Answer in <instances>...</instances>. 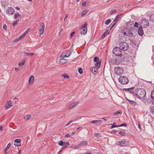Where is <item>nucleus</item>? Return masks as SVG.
Listing matches in <instances>:
<instances>
[{"label":"nucleus","mask_w":154,"mask_h":154,"mask_svg":"<svg viewBox=\"0 0 154 154\" xmlns=\"http://www.w3.org/2000/svg\"><path fill=\"white\" fill-rule=\"evenodd\" d=\"M115 124H116V123L114 122L113 123V125L111 126V128H115V127H119V126L116 125H115Z\"/></svg>","instance_id":"49530a36"},{"label":"nucleus","mask_w":154,"mask_h":154,"mask_svg":"<svg viewBox=\"0 0 154 154\" xmlns=\"http://www.w3.org/2000/svg\"><path fill=\"white\" fill-rule=\"evenodd\" d=\"M68 14H66L65 15V17L64 19V20H65L67 18V17H68Z\"/></svg>","instance_id":"680f3d73"},{"label":"nucleus","mask_w":154,"mask_h":154,"mask_svg":"<svg viewBox=\"0 0 154 154\" xmlns=\"http://www.w3.org/2000/svg\"><path fill=\"white\" fill-rule=\"evenodd\" d=\"M101 122L102 121L101 120H94L90 122V123L93 124H96L101 123Z\"/></svg>","instance_id":"a878e982"},{"label":"nucleus","mask_w":154,"mask_h":154,"mask_svg":"<svg viewBox=\"0 0 154 154\" xmlns=\"http://www.w3.org/2000/svg\"><path fill=\"white\" fill-rule=\"evenodd\" d=\"M31 115H27L25 116L24 117V119L26 120H28L31 118Z\"/></svg>","instance_id":"c85d7f7f"},{"label":"nucleus","mask_w":154,"mask_h":154,"mask_svg":"<svg viewBox=\"0 0 154 154\" xmlns=\"http://www.w3.org/2000/svg\"><path fill=\"white\" fill-rule=\"evenodd\" d=\"M34 78L33 76H31L29 79V83L30 85L32 84L34 81Z\"/></svg>","instance_id":"6ab92c4d"},{"label":"nucleus","mask_w":154,"mask_h":154,"mask_svg":"<svg viewBox=\"0 0 154 154\" xmlns=\"http://www.w3.org/2000/svg\"><path fill=\"white\" fill-rule=\"evenodd\" d=\"M122 14H120L117 15L114 19L113 20V22H116L118 21V19L121 17Z\"/></svg>","instance_id":"393cba45"},{"label":"nucleus","mask_w":154,"mask_h":154,"mask_svg":"<svg viewBox=\"0 0 154 154\" xmlns=\"http://www.w3.org/2000/svg\"><path fill=\"white\" fill-rule=\"evenodd\" d=\"M114 71L116 75H120L122 74L124 70L122 67L118 66L115 67Z\"/></svg>","instance_id":"423d86ee"},{"label":"nucleus","mask_w":154,"mask_h":154,"mask_svg":"<svg viewBox=\"0 0 154 154\" xmlns=\"http://www.w3.org/2000/svg\"><path fill=\"white\" fill-rule=\"evenodd\" d=\"M151 97L152 98H154V90H153L151 92Z\"/></svg>","instance_id":"a18cd8bd"},{"label":"nucleus","mask_w":154,"mask_h":154,"mask_svg":"<svg viewBox=\"0 0 154 154\" xmlns=\"http://www.w3.org/2000/svg\"><path fill=\"white\" fill-rule=\"evenodd\" d=\"M135 97L140 99H144L148 100L149 98L146 97V92L145 90L142 88H137L135 90Z\"/></svg>","instance_id":"f257e3e1"},{"label":"nucleus","mask_w":154,"mask_h":154,"mask_svg":"<svg viewBox=\"0 0 154 154\" xmlns=\"http://www.w3.org/2000/svg\"><path fill=\"white\" fill-rule=\"evenodd\" d=\"M24 54L25 55H27L30 56H32L34 54L33 53H28L27 52H25Z\"/></svg>","instance_id":"473e14b6"},{"label":"nucleus","mask_w":154,"mask_h":154,"mask_svg":"<svg viewBox=\"0 0 154 154\" xmlns=\"http://www.w3.org/2000/svg\"><path fill=\"white\" fill-rule=\"evenodd\" d=\"M21 16V15L19 13H16L14 15V19H18V18L20 17Z\"/></svg>","instance_id":"bb28decb"},{"label":"nucleus","mask_w":154,"mask_h":154,"mask_svg":"<svg viewBox=\"0 0 154 154\" xmlns=\"http://www.w3.org/2000/svg\"><path fill=\"white\" fill-rule=\"evenodd\" d=\"M88 142L86 141H82L79 144V146H83L86 145L87 144Z\"/></svg>","instance_id":"412c9836"},{"label":"nucleus","mask_w":154,"mask_h":154,"mask_svg":"<svg viewBox=\"0 0 154 154\" xmlns=\"http://www.w3.org/2000/svg\"><path fill=\"white\" fill-rule=\"evenodd\" d=\"M88 11L86 10L83 11L81 14V16H83L86 14L88 13Z\"/></svg>","instance_id":"4c0bfd02"},{"label":"nucleus","mask_w":154,"mask_h":154,"mask_svg":"<svg viewBox=\"0 0 154 154\" xmlns=\"http://www.w3.org/2000/svg\"><path fill=\"white\" fill-rule=\"evenodd\" d=\"M119 45L120 48L123 51H126L128 48V45L125 42H120Z\"/></svg>","instance_id":"20e7f679"},{"label":"nucleus","mask_w":154,"mask_h":154,"mask_svg":"<svg viewBox=\"0 0 154 154\" xmlns=\"http://www.w3.org/2000/svg\"><path fill=\"white\" fill-rule=\"evenodd\" d=\"M6 12L7 14L11 15L14 14V10L12 7H9L7 9Z\"/></svg>","instance_id":"6e6552de"},{"label":"nucleus","mask_w":154,"mask_h":154,"mask_svg":"<svg viewBox=\"0 0 154 154\" xmlns=\"http://www.w3.org/2000/svg\"><path fill=\"white\" fill-rule=\"evenodd\" d=\"M122 113V111L121 110H119L117 111L114 112L113 113L114 115H117L119 114H121Z\"/></svg>","instance_id":"cd10ccee"},{"label":"nucleus","mask_w":154,"mask_h":154,"mask_svg":"<svg viewBox=\"0 0 154 154\" xmlns=\"http://www.w3.org/2000/svg\"><path fill=\"white\" fill-rule=\"evenodd\" d=\"M127 142H126L125 141H119L117 142V144L120 145L121 146H125L127 145Z\"/></svg>","instance_id":"ddd939ff"},{"label":"nucleus","mask_w":154,"mask_h":154,"mask_svg":"<svg viewBox=\"0 0 154 154\" xmlns=\"http://www.w3.org/2000/svg\"><path fill=\"white\" fill-rule=\"evenodd\" d=\"M87 25L86 23H85L82 26L81 28L82 29V30L80 32V33L82 34L85 35L86 33L87 32Z\"/></svg>","instance_id":"1a4fd4ad"},{"label":"nucleus","mask_w":154,"mask_h":154,"mask_svg":"<svg viewBox=\"0 0 154 154\" xmlns=\"http://www.w3.org/2000/svg\"><path fill=\"white\" fill-rule=\"evenodd\" d=\"M142 26H140L138 29V34L140 36H142L144 34V32Z\"/></svg>","instance_id":"9b49d317"},{"label":"nucleus","mask_w":154,"mask_h":154,"mask_svg":"<svg viewBox=\"0 0 154 154\" xmlns=\"http://www.w3.org/2000/svg\"><path fill=\"white\" fill-rule=\"evenodd\" d=\"M99 58H98V57H94V61L95 62H97L98 61H99Z\"/></svg>","instance_id":"79ce46f5"},{"label":"nucleus","mask_w":154,"mask_h":154,"mask_svg":"<svg viewBox=\"0 0 154 154\" xmlns=\"http://www.w3.org/2000/svg\"><path fill=\"white\" fill-rule=\"evenodd\" d=\"M61 57L62 58H64L65 57H67V55L65 53H62L60 55Z\"/></svg>","instance_id":"a19ab883"},{"label":"nucleus","mask_w":154,"mask_h":154,"mask_svg":"<svg viewBox=\"0 0 154 154\" xmlns=\"http://www.w3.org/2000/svg\"><path fill=\"white\" fill-rule=\"evenodd\" d=\"M128 27L131 29V30L129 31L128 30L127 33L126 35L129 37H132L133 35V33L132 32L131 30H132V29H134L135 27V23L132 22L131 21L128 22L127 24Z\"/></svg>","instance_id":"f03ea898"},{"label":"nucleus","mask_w":154,"mask_h":154,"mask_svg":"<svg viewBox=\"0 0 154 154\" xmlns=\"http://www.w3.org/2000/svg\"><path fill=\"white\" fill-rule=\"evenodd\" d=\"M71 52L69 50H68L66 52V54L67 55V57L69 56L71 54Z\"/></svg>","instance_id":"ea45409f"},{"label":"nucleus","mask_w":154,"mask_h":154,"mask_svg":"<svg viewBox=\"0 0 154 154\" xmlns=\"http://www.w3.org/2000/svg\"><path fill=\"white\" fill-rule=\"evenodd\" d=\"M150 111L152 114H154V106H153L150 108Z\"/></svg>","instance_id":"c9c22d12"},{"label":"nucleus","mask_w":154,"mask_h":154,"mask_svg":"<svg viewBox=\"0 0 154 154\" xmlns=\"http://www.w3.org/2000/svg\"><path fill=\"white\" fill-rule=\"evenodd\" d=\"M14 145L16 146H21V143H18V144H16V143H14Z\"/></svg>","instance_id":"bf43d9fd"},{"label":"nucleus","mask_w":154,"mask_h":154,"mask_svg":"<svg viewBox=\"0 0 154 154\" xmlns=\"http://www.w3.org/2000/svg\"><path fill=\"white\" fill-rule=\"evenodd\" d=\"M12 106V103L11 101H8L7 102L5 105L6 109H8L10 108Z\"/></svg>","instance_id":"4468645a"},{"label":"nucleus","mask_w":154,"mask_h":154,"mask_svg":"<svg viewBox=\"0 0 154 154\" xmlns=\"http://www.w3.org/2000/svg\"><path fill=\"white\" fill-rule=\"evenodd\" d=\"M127 100L129 102V103L133 105L134 103V101L132 100H129L127 99Z\"/></svg>","instance_id":"8fccbe9b"},{"label":"nucleus","mask_w":154,"mask_h":154,"mask_svg":"<svg viewBox=\"0 0 154 154\" xmlns=\"http://www.w3.org/2000/svg\"><path fill=\"white\" fill-rule=\"evenodd\" d=\"M25 63V61L24 60H23L21 62L18 63V65L20 66H22Z\"/></svg>","instance_id":"37998d69"},{"label":"nucleus","mask_w":154,"mask_h":154,"mask_svg":"<svg viewBox=\"0 0 154 154\" xmlns=\"http://www.w3.org/2000/svg\"><path fill=\"white\" fill-rule=\"evenodd\" d=\"M59 62L60 64L63 65L66 63L67 60L64 58H62L60 60Z\"/></svg>","instance_id":"f3484780"},{"label":"nucleus","mask_w":154,"mask_h":154,"mask_svg":"<svg viewBox=\"0 0 154 154\" xmlns=\"http://www.w3.org/2000/svg\"><path fill=\"white\" fill-rule=\"evenodd\" d=\"M121 50L119 47H116L113 49L112 53L116 56H119L122 54Z\"/></svg>","instance_id":"0eeeda50"},{"label":"nucleus","mask_w":154,"mask_h":154,"mask_svg":"<svg viewBox=\"0 0 154 154\" xmlns=\"http://www.w3.org/2000/svg\"><path fill=\"white\" fill-rule=\"evenodd\" d=\"M3 29L5 30H6L7 29V26L5 24H4L3 26Z\"/></svg>","instance_id":"603ef678"},{"label":"nucleus","mask_w":154,"mask_h":154,"mask_svg":"<svg viewBox=\"0 0 154 154\" xmlns=\"http://www.w3.org/2000/svg\"><path fill=\"white\" fill-rule=\"evenodd\" d=\"M134 87H132L130 88H128L127 89H125V90H127L128 91H129L132 94L134 93Z\"/></svg>","instance_id":"b1692460"},{"label":"nucleus","mask_w":154,"mask_h":154,"mask_svg":"<svg viewBox=\"0 0 154 154\" xmlns=\"http://www.w3.org/2000/svg\"><path fill=\"white\" fill-rule=\"evenodd\" d=\"M153 99L152 100V103L154 105V98H152Z\"/></svg>","instance_id":"774afa93"},{"label":"nucleus","mask_w":154,"mask_h":154,"mask_svg":"<svg viewBox=\"0 0 154 154\" xmlns=\"http://www.w3.org/2000/svg\"><path fill=\"white\" fill-rule=\"evenodd\" d=\"M98 69L97 68L94 66L91 69V71L94 74H97L98 73Z\"/></svg>","instance_id":"f8f14e48"},{"label":"nucleus","mask_w":154,"mask_h":154,"mask_svg":"<svg viewBox=\"0 0 154 154\" xmlns=\"http://www.w3.org/2000/svg\"><path fill=\"white\" fill-rule=\"evenodd\" d=\"M25 33H23L22 35H21L18 38L14 40V42H16V41H18L21 39H22L26 35L25 34Z\"/></svg>","instance_id":"a211bd4d"},{"label":"nucleus","mask_w":154,"mask_h":154,"mask_svg":"<svg viewBox=\"0 0 154 154\" xmlns=\"http://www.w3.org/2000/svg\"><path fill=\"white\" fill-rule=\"evenodd\" d=\"M64 143H65V142H63L62 140H61L59 141L58 144L60 146H63L64 145Z\"/></svg>","instance_id":"58836bf2"},{"label":"nucleus","mask_w":154,"mask_h":154,"mask_svg":"<svg viewBox=\"0 0 154 154\" xmlns=\"http://www.w3.org/2000/svg\"><path fill=\"white\" fill-rule=\"evenodd\" d=\"M29 29H28L24 33H25V34L26 35L27 32L29 31Z\"/></svg>","instance_id":"052dcab7"},{"label":"nucleus","mask_w":154,"mask_h":154,"mask_svg":"<svg viewBox=\"0 0 154 154\" xmlns=\"http://www.w3.org/2000/svg\"><path fill=\"white\" fill-rule=\"evenodd\" d=\"M139 26V24L138 23L135 22V27L136 28H138Z\"/></svg>","instance_id":"5fc2aeb1"},{"label":"nucleus","mask_w":154,"mask_h":154,"mask_svg":"<svg viewBox=\"0 0 154 154\" xmlns=\"http://www.w3.org/2000/svg\"><path fill=\"white\" fill-rule=\"evenodd\" d=\"M71 136V135L69 134H67L65 135V137H70Z\"/></svg>","instance_id":"6e6d98bb"},{"label":"nucleus","mask_w":154,"mask_h":154,"mask_svg":"<svg viewBox=\"0 0 154 154\" xmlns=\"http://www.w3.org/2000/svg\"><path fill=\"white\" fill-rule=\"evenodd\" d=\"M101 61L100 60H99V61H98L97 62H96L95 65V67H97V68H99L100 65H101Z\"/></svg>","instance_id":"4be33fe9"},{"label":"nucleus","mask_w":154,"mask_h":154,"mask_svg":"<svg viewBox=\"0 0 154 154\" xmlns=\"http://www.w3.org/2000/svg\"><path fill=\"white\" fill-rule=\"evenodd\" d=\"M45 27V25L44 23H41L39 29V34L40 35L42 34L44 32V29Z\"/></svg>","instance_id":"9d476101"},{"label":"nucleus","mask_w":154,"mask_h":154,"mask_svg":"<svg viewBox=\"0 0 154 154\" xmlns=\"http://www.w3.org/2000/svg\"><path fill=\"white\" fill-rule=\"evenodd\" d=\"M21 140L20 139H17L14 140V143H20L21 142Z\"/></svg>","instance_id":"e433bc0d"},{"label":"nucleus","mask_w":154,"mask_h":154,"mask_svg":"<svg viewBox=\"0 0 154 154\" xmlns=\"http://www.w3.org/2000/svg\"><path fill=\"white\" fill-rule=\"evenodd\" d=\"M109 30H107L102 35L101 38L103 39L109 33Z\"/></svg>","instance_id":"dca6fc26"},{"label":"nucleus","mask_w":154,"mask_h":154,"mask_svg":"<svg viewBox=\"0 0 154 154\" xmlns=\"http://www.w3.org/2000/svg\"><path fill=\"white\" fill-rule=\"evenodd\" d=\"M19 21V19H18L16 20L13 22L12 25L14 26H15V25H16L17 24V23H18Z\"/></svg>","instance_id":"72a5a7b5"},{"label":"nucleus","mask_w":154,"mask_h":154,"mask_svg":"<svg viewBox=\"0 0 154 154\" xmlns=\"http://www.w3.org/2000/svg\"><path fill=\"white\" fill-rule=\"evenodd\" d=\"M15 70L16 71H18L19 70V69L18 68H15Z\"/></svg>","instance_id":"0e129e2a"},{"label":"nucleus","mask_w":154,"mask_h":154,"mask_svg":"<svg viewBox=\"0 0 154 154\" xmlns=\"http://www.w3.org/2000/svg\"><path fill=\"white\" fill-rule=\"evenodd\" d=\"M143 125L139 123L138 124V127L140 130H141V127Z\"/></svg>","instance_id":"864d4df0"},{"label":"nucleus","mask_w":154,"mask_h":154,"mask_svg":"<svg viewBox=\"0 0 154 154\" xmlns=\"http://www.w3.org/2000/svg\"><path fill=\"white\" fill-rule=\"evenodd\" d=\"M74 34H75V32H72L71 33L70 36L71 38H72V37L73 36Z\"/></svg>","instance_id":"4d7b16f0"},{"label":"nucleus","mask_w":154,"mask_h":154,"mask_svg":"<svg viewBox=\"0 0 154 154\" xmlns=\"http://www.w3.org/2000/svg\"><path fill=\"white\" fill-rule=\"evenodd\" d=\"M15 8L17 10H19L20 9V8L18 7L17 6L15 7Z\"/></svg>","instance_id":"69168bd1"},{"label":"nucleus","mask_w":154,"mask_h":154,"mask_svg":"<svg viewBox=\"0 0 154 154\" xmlns=\"http://www.w3.org/2000/svg\"><path fill=\"white\" fill-rule=\"evenodd\" d=\"M78 71L79 73L81 74H82L83 73V70L82 68H79V69Z\"/></svg>","instance_id":"de8ad7c7"},{"label":"nucleus","mask_w":154,"mask_h":154,"mask_svg":"<svg viewBox=\"0 0 154 154\" xmlns=\"http://www.w3.org/2000/svg\"><path fill=\"white\" fill-rule=\"evenodd\" d=\"M140 23L141 26H142L143 28H146L149 25L148 20L146 18L142 19Z\"/></svg>","instance_id":"39448f33"},{"label":"nucleus","mask_w":154,"mask_h":154,"mask_svg":"<svg viewBox=\"0 0 154 154\" xmlns=\"http://www.w3.org/2000/svg\"><path fill=\"white\" fill-rule=\"evenodd\" d=\"M116 10H114L112 11H110V14H112L116 13Z\"/></svg>","instance_id":"3c124183"},{"label":"nucleus","mask_w":154,"mask_h":154,"mask_svg":"<svg viewBox=\"0 0 154 154\" xmlns=\"http://www.w3.org/2000/svg\"><path fill=\"white\" fill-rule=\"evenodd\" d=\"M119 81L121 84L126 85L128 83L129 80L126 77L120 76L119 79Z\"/></svg>","instance_id":"7ed1b4c3"},{"label":"nucleus","mask_w":154,"mask_h":154,"mask_svg":"<svg viewBox=\"0 0 154 154\" xmlns=\"http://www.w3.org/2000/svg\"><path fill=\"white\" fill-rule=\"evenodd\" d=\"M78 103L79 102L78 101H76L74 103H72L71 105L68 107V109H72L73 108L75 107L77 104H78Z\"/></svg>","instance_id":"2eb2a0df"},{"label":"nucleus","mask_w":154,"mask_h":154,"mask_svg":"<svg viewBox=\"0 0 154 154\" xmlns=\"http://www.w3.org/2000/svg\"><path fill=\"white\" fill-rule=\"evenodd\" d=\"M86 3L87 2L86 1L83 2L82 4V6H85V5Z\"/></svg>","instance_id":"13d9d810"},{"label":"nucleus","mask_w":154,"mask_h":154,"mask_svg":"<svg viewBox=\"0 0 154 154\" xmlns=\"http://www.w3.org/2000/svg\"><path fill=\"white\" fill-rule=\"evenodd\" d=\"M11 143H9L6 147L5 148V151H7V150L9 149V148L11 147Z\"/></svg>","instance_id":"f704fd0d"},{"label":"nucleus","mask_w":154,"mask_h":154,"mask_svg":"<svg viewBox=\"0 0 154 154\" xmlns=\"http://www.w3.org/2000/svg\"><path fill=\"white\" fill-rule=\"evenodd\" d=\"M120 56V59L121 62H124L126 60L127 58V57H125V55L122 54Z\"/></svg>","instance_id":"aec40b11"},{"label":"nucleus","mask_w":154,"mask_h":154,"mask_svg":"<svg viewBox=\"0 0 154 154\" xmlns=\"http://www.w3.org/2000/svg\"><path fill=\"white\" fill-rule=\"evenodd\" d=\"M69 145V143L68 142H67L66 143H64V145H63V148H65L67 147Z\"/></svg>","instance_id":"c756f323"},{"label":"nucleus","mask_w":154,"mask_h":154,"mask_svg":"<svg viewBox=\"0 0 154 154\" xmlns=\"http://www.w3.org/2000/svg\"><path fill=\"white\" fill-rule=\"evenodd\" d=\"M62 77H63L64 78H69V76L66 73L63 74Z\"/></svg>","instance_id":"2f4dec72"},{"label":"nucleus","mask_w":154,"mask_h":154,"mask_svg":"<svg viewBox=\"0 0 154 154\" xmlns=\"http://www.w3.org/2000/svg\"><path fill=\"white\" fill-rule=\"evenodd\" d=\"M118 133L122 136H124L126 134L125 132L123 131H120Z\"/></svg>","instance_id":"c03bdc74"},{"label":"nucleus","mask_w":154,"mask_h":154,"mask_svg":"<svg viewBox=\"0 0 154 154\" xmlns=\"http://www.w3.org/2000/svg\"><path fill=\"white\" fill-rule=\"evenodd\" d=\"M128 30V29L126 28H124L122 29V32L124 35H126Z\"/></svg>","instance_id":"5701e85b"},{"label":"nucleus","mask_w":154,"mask_h":154,"mask_svg":"<svg viewBox=\"0 0 154 154\" xmlns=\"http://www.w3.org/2000/svg\"><path fill=\"white\" fill-rule=\"evenodd\" d=\"M119 127H122V126H124L125 127H127V125L125 123H123L121 124V125H118Z\"/></svg>","instance_id":"09e8293b"},{"label":"nucleus","mask_w":154,"mask_h":154,"mask_svg":"<svg viewBox=\"0 0 154 154\" xmlns=\"http://www.w3.org/2000/svg\"><path fill=\"white\" fill-rule=\"evenodd\" d=\"M116 22L115 23H114L112 25V27H111V28H110V30H111L112 28L115 26V24H116Z\"/></svg>","instance_id":"e2e57ef3"},{"label":"nucleus","mask_w":154,"mask_h":154,"mask_svg":"<svg viewBox=\"0 0 154 154\" xmlns=\"http://www.w3.org/2000/svg\"><path fill=\"white\" fill-rule=\"evenodd\" d=\"M0 130L1 131L2 130V126L1 125L0 127Z\"/></svg>","instance_id":"338daca9"},{"label":"nucleus","mask_w":154,"mask_h":154,"mask_svg":"<svg viewBox=\"0 0 154 154\" xmlns=\"http://www.w3.org/2000/svg\"><path fill=\"white\" fill-rule=\"evenodd\" d=\"M111 22V20L110 19H109L106 20L105 22V24L106 25H108Z\"/></svg>","instance_id":"7c9ffc66"}]
</instances>
